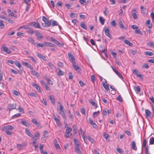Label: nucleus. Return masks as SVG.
I'll list each match as a JSON object with an SVG mask.
<instances>
[{"mask_svg":"<svg viewBox=\"0 0 154 154\" xmlns=\"http://www.w3.org/2000/svg\"><path fill=\"white\" fill-rule=\"evenodd\" d=\"M72 131V129L71 128L67 127L65 134V137L66 138H69L72 135V134L70 133Z\"/></svg>","mask_w":154,"mask_h":154,"instance_id":"f257e3e1","label":"nucleus"},{"mask_svg":"<svg viewBox=\"0 0 154 154\" xmlns=\"http://www.w3.org/2000/svg\"><path fill=\"white\" fill-rule=\"evenodd\" d=\"M69 60L72 64H76L75 59L73 55L71 53L68 54Z\"/></svg>","mask_w":154,"mask_h":154,"instance_id":"f03ea898","label":"nucleus"},{"mask_svg":"<svg viewBox=\"0 0 154 154\" xmlns=\"http://www.w3.org/2000/svg\"><path fill=\"white\" fill-rule=\"evenodd\" d=\"M16 107V105L15 104H9L8 106L7 110L10 112L12 110L15 109Z\"/></svg>","mask_w":154,"mask_h":154,"instance_id":"7ed1b4c3","label":"nucleus"},{"mask_svg":"<svg viewBox=\"0 0 154 154\" xmlns=\"http://www.w3.org/2000/svg\"><path fill=\"white\" fill-rule=\"evenodd\" d=\"M42 20L45 22V26L49 27L51 25V21L49 22V20L46 17L43 16L42 17Z\"/></svg>","mask_w":154,"mask_h":154,"instance_id":"20e7f679","label":"nucleus"},{"mask_svg":"<svg viewBox=\"0 0 154 154\" xmlns=\"http://www.w3.org/2000/svg\"><path fill=\"white\" fill-rule=\"evenodd\" d=\"M34 32L35 33L38 40H40V39H42L43 38L42 35L40 32H38L37 31H34Z\"/></svg>","mask_w":154,"mask_h":154,"instance_id":"39448f33","label":"nucleus"},{"mask_svg":"<svg viewBox=\"0 0 154 154\" xmlns=\"http://www.w3.org/2000/svg\"><path fill=\"white\" fill-rule=\"evenodd\" d=\"M14 128V127L10 125L5 126L2 128V130H12Z\"/></svg>","mask_w":154,"mask_h":154,"instance_id":"423d86ee","label":"nucleus"},{"mask_svg":"<svg viewBox=\"0 0 154 154\" xmlns=\"http://www.w3.org/2000/svg\"><path fill=\"white\" fill-rule=\"evenodd\" d=\"M2 48L4 51L7 54H10L11 53V51L6 46H2Z\"/></svg>","mask_w":154,"mask_h":154,"instance_id":"0eeeda50","label":"nucleus"},{"mask_svg":"<svg viewBox=\"0 0 154 154\" xmlns=\"http://www.w3.org/2000/svg\"><path fill=\"white\" fill-rule=\"evenodd\" d=\"M104 29L105 33L106 36L108 37L110 39H112V37L111 36V35L110 34L109 30L107 28Z\"/></svg>","mask_w":154,"mask_h":154,"instance_id":"6e6552de","label":"nucleus"},{"mask_svg":"<svg viewBox=\"0 0 154 154\" xmlns=\"http://www.w3.org/2000/svg\"><path fill=\"white\" fill-rule=\"evenodd\" d=\"M22 64L23 65L33 70L34 69L33 67L32 66L27 62H23Z\"/></svg>","mask_w":154,"mask_h":154,"instance_id":"1a4fd4ad","label":"nucleus"},{"mask_svg":"<svg viewBox=\"0 0 154 154\" xmlns=\"http://www.w3.org/2000/svg\"><path fill=\"white\" fill-rule=\"evenodd\" d=\"M54 119L55 121L57 124L58 126L59 127V128H61L62 127V125L59 119H58L55 116L54 117Z\"/></svg>","mask_w":154,"mask_h":154,"instance_id":"9d476101","label":"nucleus"},{"mask_svg":"<svg viewBox=\"0 0 154 154\" xmlns=\"http://www.w3.org/2000/svg\"><path fill=\"white\" fill-rule=\"evenodd\" d=\"M146 113V116L147 118H151L152 114L151 112L148 109H146L145 111Z\"/></svg>","mask_w":154,"mask_h":154,"instance_id":"9b49d317","label":"nucleus"},{"mask_svg":"<svg viewBox=\"0 0 154 154\" xmlns=\"http://www.w3.org/2000/svg\"><path fill=\"white\" fill-rule=\"evenodd\" d=\"M89 122L90 124L94 128H96L97 127V125L96 123L94 122L93 120H92L91 119H89Z\"/></svg>","mask_w":154,"mask_h":154,"instance_id":"f8f14e48","label":"nucleus"},{"mask_svg":"<svg viewBox=\"0 0 154 154\" xmlns=\"http://www.w3.org/2000/svg\"><path fill=\"white\" fill-rule=\"evenodd\" d=\"M44 44L45 45V46H46L48 47H55V45L51 42H46L44 43Z\"/></svg>","mask_w":154,"mask_h":154,"instance_id":"ddd939ff","label":"nucleus"},{"mask_svg":"<svg viewBox=\"0 0 154 154\" xmlns=\"http://www.w3.org/2000/svg\"><path fill=\"white\" fill-rule=\"evenodd\" d=\"M75 64H72V66L74 69L78 72H80L81 69L80 68L75 65Z\"/></svg>","mask_w":154,"mask_h":154,"instance_id":"4468645a","label":"nucleus"},{"mask_svg":"<svg viewBox=\"0 0 154 154\" xmlns=\"http://www.w3.org/2000/svg\"><path fill=\"white\" fill-rule=\"evenodd\" d=\"M31 26H33L35 27L36 28H40V25L38 22H33L31 24Z\"/></svg>","mask_w":154,"mask_h":154,"instance_id":"2eb2a0df","label":"nucleus"},{"mask_svg":"<svg viewBox=\"0 0 154 154\" xmlns=\"http://www.w3.org/2000/svg\"><path fill=\"white\" fill-rule=\"evenodd\" d=\"M25 133L28 135L29 136L32 138H34L32 134L29 131L27 128H26L25 131Z\"/></svg>","mask_w":154,"mask_h":154,"instance_id":"dca6fc26","label":"nucleus"},{"mask_svg":"<svg viewBox=\"0 0 154 154\" xmlns=\"http://www.w3.org/2000/svg\"><path fill=\"white\" fill-rule=\"evenodd\" d=\"M48 131H44L43 136L42 138V139L45 140L46 139V138L48 137Z\"/></svg>","mask_w":154,"mask_h":154,"instance_id":"f3484780","label":"nucleus"},{"mask_svg":"<svg viewBox=\"0 0 154 154\" xmlns=\"http://www.w3.org/2000/svg\"><path fill=\"white\" fill-rule=\"evenodd\" d=\"M112 69L113 71L118 75L119 78L123 79L122 76V75L116 69V67L114 68H113Z\"/></svg>","mask_w":154,"mask_h":154,"instance_id":"a211bd4d","label":"nucleus"},{"mask_svg":"<svg viewBox=\"0 0 154 154\" xmlns=\"http://www.w3.org/2000/svg\"><path fill=\"white\" fill-rule=\"evenodd\" d=\"M146 26L149 28H151L152 27V24L150 23V21L149 20H147L146 21Z\"/></svg>","mask_w":154,"mask_h":154,"instance_id":"6ab92c4d","label":"nucleus"},{"mask_svg":"<svg viewBox=\"0 0 154 154\" xmlns=\"http://www.w3.org/2000/svg\"><path fill=\"white\" fill-rule=\"evenodd\" d=\"M75 151L79 154H82L79 148V146H75Z\"/></svg>","mask_w":154,"mask_h":154,"instance_id":"aec40b11","label":"nucleus"},{"mask_svg":"<svg viewBox=\"0 0 154 154\" xmlns=\"http://www.w3.org/2000/svg\"><path fill=\"white\" fill-rule=\"evenodd\" d=\"M89 102L91 104V105L93 106H95V108H97V104L95 103V102L92 99H89Z\"/></svg>","mask_w":154,"mask_h":154,"instance_id":"412c9836","label":"nucleus"},{"mask_svg":"<svg viewBox=\"0 0 154 154\" xmlns=\"http://www.w3.org/2000/svg\"><path fill=\"white\" fill-rule=\"evenodd\" d=\"M41 83L42 84L43 86L45 88L47 91L50 90V89L47 85L45 82L44 81H41Z\"/></svg>","mask_w":154,"mask_h":154,"instance_id":"4be33fe9","label":"nucleus"},{"mask_svg":"<svg viewBox=\"0 0 154 154\" xmlns=\"http://www.w3.org/2000/svg\"><path fill=\"white\" fill-rule=\"evenodd\" d=\"M37 56L39 58L42 59L44 60H45L47 59V58L46 57L42 55L41 54H38Z\"/></svg>","mask_w":154,"mask_h":154,"instance_id":"5701e85b","label":"nucleus"},{"mask_svg":"<svg viewBox=\"0 0 154 154\" xmlns=\"http://www.w3.org/2000/svg\"><path fill=\"white\" fill-rule=\"evenodd\" d=\"M26 30V32L29 34H33L34 32L33 31V29L32 28H28V29Z\"/></svg>","mask_w":154,"mask_h":154,"instance_id":"b1692460","label":"nucleus"},{"mask_svg":"<svg viewBox=\"0 0 154 154\" xmlns=\"http://www.w3.org/2000/svg\"><path fill=\"white\" fill-rule=\"evenodd\" d=\"M50 100L51 101V102L52 104H54L55 103V99L53 95H50Z\"/></svg>","mask_w":154,"mask_h":154,"instance_id":"393cba45","label":"nucleus"},{"mask_svg":"<svg viewBox=\"0 0 154 154\" xmlns=\"http://www.w3.org/2000/svg\"><path fill=\"white\" fill-rule=\"evenodd\" d=\"M103 87L106 90L108 91L109 90V88L108 86V84L106 82V83H103Z\"/></svg>","mask_w":154,"mask_h":154,"instance_id":"a878e982","label":"nucleus"},{"mask_svg":"<svg viewBox=\"0 0 154 154\" xmlns=\"http://www.w3.org/2000/svg\"><path fill=\"white\" fill-rule=\"evenodd\" d=\"M21 122L23 125L27 127H29L30 126V124L25 121H21Z\"/></svg>","mask_w":154,"mask_h":154,"instance_id":"bb28decb","label":"nucleus"},{"mask_svg":"<svg viewBox=\"0 0 154 154\" xmlns=\"http://www.w3.org/2000/svg\"><path fill=\"white\" fill-rule=\"evenodd\" d=\"M39 136L40 134L37 131L35 133L34 138H33L34 139V140H38V138L39 137Z\"/></svg>","mask_w":154,"mask_h":154,"instance_id":"cd10ccee","label":"nucleus"},{"mask_svg":"<svg viewBox=\"0 0 154 154\" xmlns=\"http://www.w3.org/2000/svg\"><path fill=\"white\" fill-rule=\"evenodd\" d=\"M54 144L55 147L56 149H60L59 145L58 144L56 140H54Z\"/></svg>","mask_w":154,"mask_h":154,"instance_id":"c85d7f7f","label":"nucleus"},{"mask_svg":"<svg viewBox=\"0 0 154 154\" xmlns=\"http://www.w3.org/2000/svg\"><path fill=\"white\" fill-rule=\"evenodd\" d=\"M47 65L50 67V69L53 70L55 69V67L54 65L51 63H47Z\"/></svg>","mask_w":154,"mask_h":154,"instance_id":"c756f323","label":"nucleus"},{"mask_svg":"<svg viewBox=\"0 0 154 154\" xmlns=\"http://www.w3.org/2000/svg\"><path fill=\"white\" fill-rule=\"evenodd\" d=\"M132 148L134 150H137V148L136 146V144L135 142L134 141H133L132 142Z\"/></svg>","mask_w":154,"mask_h":154,"instance_id":"7c9ffc66","label":"nucleus"},{"mask_svg":"<svg viewBox=\"0 0 154 154\" xmlns=\"http://www.w3.org/2000/svg\"><path fill=\"white\" fill-rule=\"evenodd\" d=\"M124 41L125 43L128 45L130 46H133V44L131 43L128 40H125Z\"/></svg>","mask_w":154,"mask_h":154,"instance_id":"2f4dec72","label":"nucleus"},{"mask_svg":"<svg viewBox=\"0 0 154 154\" xmlns=\"http://www.w3.org/2000/svg\"><path fill=\"white\" fill-rule=\"evenodd\" d=\"M145 54L147 56H152L154 55L153 53L150 51H147L145 52Z\"/></svg>","mask_w":154,"mask_h":154,"instance_id":"473e14b6","label":"nucleus"},{"mask_svg":"<svg viewBox=\"0 0 154 154\" xmlns=\"http://www.w3.org/2000/svg\"><path fill=\"white\" fill-rule=\"evenodd\" d=\"M28 42L30 43H31L33 44V45H35V43L33 40V39L32 38H29L28 40Z\"/></svg>","mask_w":154,"mask_h":154,"instance_id":"72a5a7b5","label":"nucleus"},{"mask_svg":"<svg viewBox=\"0 0 154 154\" xmlns=\"http://www.w3.org/2000/svg\"><path fill=\"white\" fill-rule=\"evenodd\" d=\"M80 131L81 135H82V137L84 139V140L85 141V140L84 139V138H85V137H84V135H85V133L84 132V131L82 129H80Z\"/></svg>","mask_w":154,"mask_h":154,"instance_id":"f704fd0d","label":"nucleus"},{"mask_svg":"<svg viewBox=\"0 0 154 154\" xmlns=\"http://www.w3.org/2000/svg\"><path fill=\"white\" fill-rule=\"evenodd\" d=\"M99 20L100 23H101L102 25H103L104 24L105 20L102 17H100Z\"/></svg>","mask_w":154,"mask_h":154,"instance_id":"c9c22d12","label":"nucleus"},{"mask_svg":"<svg viewBox=\"0 0 154 154\" xmlns=\"http://www.w3.org/2000/svg\"><path fill=\"white\" fill-rule=\"evenodd\" d=\"M5 26L3 23V21L2 20H0V28L1 29H2L4 28Z\"/></svg>","mask_w":154,"mask_h":154,"instance_id":"e433bc0d","label":"nucleus"},{"mask_svg":"<svg viewBox=\"0 0 154 154\" xmlns=\"http://www.w3.org/2000/svg\"><path fill=\"white\" fill-rule=\"evenodd\" d=\"M14 63L15 65L17 66H18L20 70H21V68H23L21 66L20 64L18 62H15Z\"/></svg>","mask_w":154,"mask_h":154,"instance_id":"4c0bfd02","label":"nucleus"},{"mask_svg":"<svg viewBox=\"0 0 154 154\" xmlns=\"http://www.w3.org/2000/svg\"><path fill=\"white\" fill-rule=\"evenodd\" d=\"M45 79L48 82V83L51 85H52L53 84V82L48 78L46 77Z\"/></svg>","mask_w":154,"mask_h":154,"instance_id":"58836bf2","label":"nucleus"},{"mask_svg":"<svg viewBox=\"0 0 154 154\" xmlns=\"http://www.w3.org/2000/svg\"><path fill=\"white\" fill-rule=\"evenodd\" d=\"M109 136L107 134H106V133L104 134V135H103L104 137L106 139V141H108V142H109V140L108 138Z\"/></svg>","mask_w":154,"mask_h":154,"instance_id":"ea45409f","label":"nucleus"},{"mask_svg":"<svg viewBox=\"0 0 154 154\" xmlns=\"http://www.w3.org/2000/svg\"><path fill=\"white\" fill-rule=\"evenodd\" d=\"M74 142L75 143V146H80V144L79 143L78 141V140L76 139H75L73 140Z\"/></svg>","mask_w":154,"mask_h":154,"instance_id":"a19ab883","label":"nucleus"},{"mask_svg":"<svg viewBox=\"0 0 154 154\" xmlns=\"http://www.w3.org/2000/svg\"><path fill=\"white\" fill-rule=\"evenodd\" d=\"M149 144L150 145L153 144L154 143V137H152L150 138Z\"/></svg>","mask_w":154,"mask_h":154,"instance_id":"79ce46f5","label":"nucleus"},{"mask_svg":"<svg viewBox=\"0 0 154 154\" xmlns=\"http://www.w3.org/2000/svg\"><path fill=\"white\" fill-rule=\"evenodd\" d=\"M80 25L81 27L82 28H83L84 29H85V30L87 29L85 23H82L80 24Z\"/></svg>","mask_w":154,"mask_h":154,"instance_id":"37998d69","label":"nucleus"},{"mask_svg":"<svg viewBox=\"0 0 154 154\" xmlns=\"http://www.w3.org/2000/svg\"><path fill=\"white\" fill-rule=\"evenodd\" d=\"M119 24L120 25L119 26L121 28L123 29H125V28L123 24V23L121 20H119Z\"/></svg>","mask_w":154,"mask_h":154,"instance_id":"c03bdc74","label":"nucleus"},{"mask_svg":"<svg viewBox=\"0 0 154 154\" xmlns=\"http://www.w3.org/2000/svg\"><path fill=\"white\" fill-rule=\"evenodd\" d=\"M131 16L134 19H136L137 18V15L135 12L131 14Z\"/></svg>","mask_w":154,"mask_h":154,"instance_id":"a18cd8bd","label":"nucleus"},{"mask_svg":"<svg viewBox=\"0 0 154 154\" xmlns=\"http://www.w3.org/2000/svg\"><path fill=\"white\" fill-rule=\"evenodd\" d=\"M51 41L57 45L58 41L52 37H51Z\"/></svg>","mask_w":154,"mask_h":154,"instance_id":"49530a36","label":"nucleus"},{"mask_svg":"<svg viewBox=\"0 0 154 154\" xmlns=\"http://www.w3.org/2000/svg\"><path fill=\"white\" fill-rule=\"evenodd\" d=\"M134 32L137 34L140 35H142L143 34L141 32L139 29H135L134 31Z\"/></svg>","mask_w":154,"mask_h":154,"instance_id":"de8ad7c7","label":"nucleus"},{"mask_svg":"<svg viewBox=\"0 0 154 154\" xmlns=\"http://www.w3.org/2000/svg\"><path fill=\"white\" fill-rule=\"evenodd\" d=\"M30 72L32 74L36 76L38 74V73L35 70H32Z\"/></svg>","mask_w":154,"mask_h":154,"instance_id":"09e8293b","label":"nucleus"},{"mask_svg":"<svg viewBox=\"0 0 154 154\" xmlns=\"http://www.w3.org/2000/svg\"><path fill=\"white\" fill-rule=\"evenodd\" d=\"M149 67L148 65L146 63H144L142 66V68L148 69Z\"/></svg>","mask_w":154,"mask_h":154,"instance_id":"8fccbe9b","label":"nucleus"},{"mask_svg":"<svg viewBox=\"0 0 154 154\" xmlns=\"http://www.w3.org/2000/svg\"><path fill=\"white\" fill-rule=\"evenodd\" d=\"M58 25V22L55 20H53L52 22V26H57Z\"/></svg>","mask_w":154,"mask_h":154,"instance_id":"3c124183","label":"nucleus"},{"mask_svg":"<svg viewBox=\"0 0 154 154\" xmlns=\"http://www.w3.org/2000/svg\"><path fill=\"white\" fill-rule=\"evenodd\" d=\"M107 8L106 7H105V10L103 12L104 14L106 16L107 15L109 14V12L107 11Z\"/></svg>","mask_w":154,"mask_h":154,"instance_id":"603ef678","label":"nucleus"},{"mask_svg":"<svg viewBox=\"0 0 154 154\" xmlns=\"http://www.w3.org/2000/svg\"><path fill=\"white\" fill-rule=\"evenodd\" d=\"M59 71L58 72L57 74L61 76L64 75V72L61 70L59 68Z\"/></svg>","mask_w":154,"mask_h":154,"instance_id":"864d4df0","label":"nucleus"},{"mask_svg":"<svg viewBox=\"0 0 154 154\" xmlns=\"http://www.w3.org/2000/svg\"><path fill=\"white\" fill-rule=\"evenodd\" d=\"M130 51L133 55L136 54L138 53L137 51L136 50L134 51L132 49H131L130 50Z\"/></svg>","mask_w":154,"mask_h":154,"instance_id":"5fc2aeb1","label":"nucleus"},{"mask_svg":"<svg viewBox=\"0 0 154 154\" xmlns=\"http://www.w3.org/2000/svg\"><path fill=\"white\" fill-rule=\"evenodd\" d=\"M3 131H5L6 134L8 135H11L12 133L9 130H3Z\"/></svg>","mask_w":154,"mask_h":154,"instance_id":"6e6d98bb","label":"nucleus"},{"mask_svg":"<svg viewBox=\"0 0 154 154\" xmlns=\"http://www.w3.org/2000/svg\"><path fill=\"white\" fill-rule=\"evenodd\" d=\"M116 149L118 152L120 154H122L124 152L120 148H117Z\"/></svg>","mask_w":154,"mask_h":154,"instance_id":"4d7b16f0","label":"nucleus"},{"mask_svg":"<svg viewBox=\"0 0 154 154\" xmlns=\"http://www.w3.org/2000/svg\"><path fill=\"white\" fill-rule=\"evenodd\" d=\"M20 115H21V114L17 113V114H15V115H14V116H13L11 118L12 119L15 118H16L17 117L19 116H20Z\"/></svg>","mask_w":154,"mask_h":154,"instance_id":"13d9d810","label":"nucleus"},{"mask_svg":"<svg viewBox=\"0 0 154 154\" xmlns=\"http://www.w3.org/2000/svg\"><path fill=\"white\" fill-rule=\"evenodd\" d=\"M37 46L38 47L43 48L44 46H45V45L43 43H37Z\"/></svg>","mask_w":154,"mask_h":154,"instance_id":"bf43d9fd","label":"nucleus"},{"mask_svg":"<svg viewBox=\"0 0 154 154\" xmlns=\"http://www.w3.org/2000/svg\"><path fill=\"white\" fill-rule=\"evenodd\" d=\"M117 100L120 102H122V99L121 96L120 95H119L117 98Z\"/></svg>","mask_w":154,"mask_h":154,"instance_id":"052dcab7","label":"nucleus"},{"mask_svg":"<svg viewBox=\"0 0 154 154\" xmlns=\"http://www.w3.org/2000/svg\"><path fill=\"white\" fill-rule=\"evenodd\" d=\"M87 138L88 139V140L90 141L92 143H93L94 141V139L91 137L88 136V137Z\"/></svg>","mask_w":154,"mask_h":154,"instance_id":"680f3d73","label":"nucleus"},{"mask_svg":"<svg viewBox=\"0 0 154 154\" xmlns=\"http://www.w3.org/2000/svg\"><path fill=\"white\" fill-rule=\"evenodd\" d=\"M149 147L148 146H146V147L145 149V153L146 154L149 153Z\"/></svg>","mask_w":154,"mask_h":154,"instance_id":"e2e57ef3","label":"nucleus"},{"mask_svg":"<svg viewBox=\"0 0 154 154\" xmlns=\"http://www.w3.org/2000/svg\"><path fill=\"white\" fill-rule=\"evenodd\" d=\"M146 139H144L143 140V143L142 146L144 147H146Z\"/></svg>","mask_w":154,"mask_h":154,"instance_id":"0e129e2a","label":"nucleus"},{"mask_svg":"<svg viewBox=\"0 0 154 154\" xmlns=\"http://www.w3.org/2000/svg\"><path fill=\"white\" fill-rule=\"evenodd\" d=\"M42 103L46 106L47 105V102L46 100L43 98L42 100Z\"/></svg>","mask_w":154,"mask_h":154,"instance_id":"69168bd1","label":"nucleus"},{"mask_svg":"<svg viewBox=\"0 0 154 154\" xmlns=\"http://www.w3.org/2000/svg\"><path fill=\"white\" fill-rule=\"evenodd\" d=\"M91 80L94 82L95 81V77L94 75H92L91 77Z\"/></svg>","mask_w":154,"mask_h":154,"instance_id":"338daca9","label":"nucleus"},{"mask_svg":"<svg viewBox=\"0 0 154 154\" xmlns=\"http://www.w3.org/2000/svg\"><path fill=\"white\" fill-rule=\"evenodd\" d=\"M131 28L133 29H137L138 28V27L136 25H134L131 26Z\"/></svg>","mask_w":154,"mask_h":154,"instance_id":"774afa93","label":"nucleus"}]
</instances>
